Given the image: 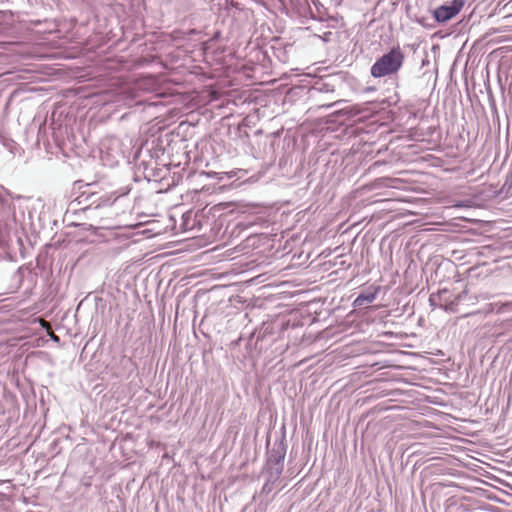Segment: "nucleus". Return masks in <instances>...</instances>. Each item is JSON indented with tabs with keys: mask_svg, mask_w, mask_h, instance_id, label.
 <instances>
[{
	"mask_svg": "<svg viewBox=\"0 0 512 512\" xmlns=\"http://www.w3.org/2000/svg\"><path fill=\"white\" fill-rule=\"evenodd\" d=\"M404 62V54L399 47L392 48L372 65L370 73L374 78H382L397 73Z\"/></svg>",
	"mask_w": 512,
	"mask_h": 512,
	"instance_id": "1",
	"label": "nucleus"
},
{
	"mask_svg": "<svg viewBox=\"0 0 512 512\" xmlns=\"http://www.w3.org/2000/svg\"><path fill=\"white\" fill-rule=\"evenodd\" d=\"M285 453L281 451H271L267 460V482L263 489L270 491V484H274L283 472V461Z\"/></svg>",
	"mask_w": 512,
	"mask_h": 512,
	"instance_id": "3",
	"label": "nucleus"
},
{
	"mask_svg": "<svg viewBox=\"0 0 512 512\" xmlns=\"http://www.w3.org/2000/svg\"><path fill=\"white\" fill-rule=\"evenodd\" d=\"M51 337H52L53 341H56V342H58V341H59V337H58V336H56V335H52Z\"/></svg>",
	"mask_w": 512,
	"mask_h": 512,
	"instance_id": "5",
	"label": "nucleus"
},
{
	"mask_svg": "<svg viewBox=\"0 0 512 512\" xmlns=\"http://www.w3.org/2000/svg\"><path fill=\"white\" fill-rule=\"evenodd\" d=\"M466 4V0H446L432 11V16L438 23H446L455 18Z\"/></svg>",
	"mask_w": 512,
	"mask_h": 512,
	"instance_id": "2",
	"label": "nucleus"
},
{
	"mask_svg": "<svg viewBox=\"0 0 512 512\" xmlns=\"http://www.w3.org/2000/svg\"><path fill=\"white\" fill-rule=\"evenodd\" d=\"M378 290H379V288H375L373 291H368V292L360 294L354 300V303H353L354 306L360 307V306H363L365 304L372 303L376 299V296L378 294Z\"/></svg>",
	"mask_w": 512,
	"mask_h": 512,
	"instance_id": "4",
	"label": "nucleus"
}]
</instances>
